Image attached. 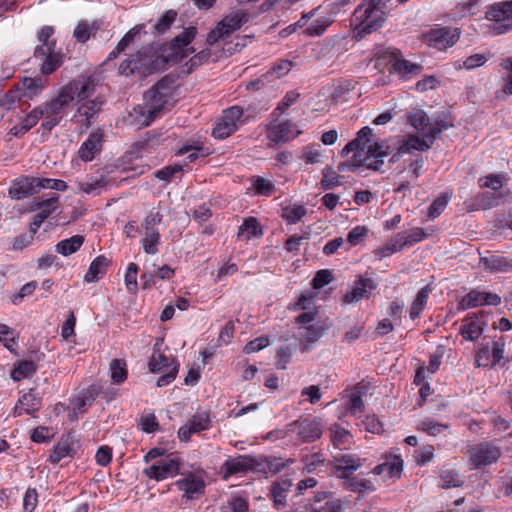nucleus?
Returning a JSON list of instances; mask_svg holds the SVG:
<instances>
[{
  "label": "nucleus",
  "mask_w": 512,
  "mask_h": 512,
  "mask_svg": "<svg viewBox=\"0 0 512 512\" xmlns=\"http://www.w3.org/2000/svg\"><path fill=\"white\" fill-rule=\"evenodd\" d=\"M334 279V276H333V273L332 271L328 270V269H322V270H319L313 280H312V286L314 289H321L323 288L325 285H328L329 283H331Z\"/></svg>",
  "instance_id": "0e129e2a"
},
{
  "label": "nucleus",
  "mask_w": 512,
  "mask_h": 512,
  "mask_svg": "<svg viewBox=\"0 0 512 512\" xmlns=\"http://www.w3.org/2000/svg\"><path fill=\"white\" fill-rule=\"evenodd\" d=\"M392 153V149L390 145H388L385 141L374 142L369 145L366 151V159L374 158H384Z\"/></svg>",
  "instance_id": "603ef678"
},
{
  "label": "nucleus",
  "mask_w": 512,
  "mask_h": 512,
  "mask_svg": "<svg viewBox=\"0 0 512 512\" xmlns=\"http://www.w3.org/2000/svg\"><path fill=\"white\" fill-rule=\"evenodd\" d=\"M74 438L71 433L67 434V437L60 441L54 448L53 452L49 456V461L53 464L59 463L64 457L71 456L73 452L72 444Z\"/></svg>",
  "instance_id": "7c9ffc66"
},
{
  "label": "nucleus",
  "mask_w": 512,
  "mask_h": 512,
  "mask_svg": "<svg viewBox=\"0 0 512 512\" xmlns=\"http://www.w3.org/2000/svg\"><path fill=\"white\" fill-rule=\"evenodd\" d=\"M307 214V209L303 205H289L282 208L281 217L289 224L299 222Z\"/></svg>",
  "instance_id": "37998d69"
},
{
  "label": "nucleus",
  "mask_w": 512,
  "mask_h": 512,
  "mask_svg": "<svg viewBox=\"0 0 512 512\" xmlns=\"http://www.w3.org/2000/svg\"><path fill=\"white\" fill-rule=\"evenodd\" d=\"M485 305L484 303V292L472 289L467 293L459 303V309L467 310L476 308L478 306Z\"/></svg>",
  "instance_id": "79ce46f5"
},
{
  "label": "nucleus",
  "mask_w": 512,
  "mask_h": 512,
  "mask_svg": "<svg viewBox=\"0 0 512 512\" xmlns=\"http://www.w3.org/2000/svg\"><path fill=\"white\" fill-rule=\"evenodd\" d=\"M480 263L486 270L492 273L512 271V259L504 256L490 255L481 257Z\"/></svg>",
  "instance_id": "412c9836"
},
{
  "label": "nucleus",
  "mask_w": 512,
  "mask_h": 512,
  "mask_svg": "<svg viewBox=\"0 0 512 512\" xmlns=\"http://www.w3.org/2000/svg\"><path fill=\"white\" fill-rule=\"evenodd\" d=\"M176 485L185 492V496L189 499H193L196 494L204 493L205 488L204 482L201 479H196L193 475L178 480Z\"/></svg>",
  "instance_id": "bb28decb"
},
{
  "label": "nucleus",
  "mask_w": 512,
  "mask_h": 512,
  "mask_svg": "<svg viewBox=\"0 0 512 512\" xmlns=\"http://www.w3.org/2000/svg\"><path fill=\"white\" fill-rule=\"evenodd\" d=\"M197 35V28L190 26L185 28L180 34L175 36L171 41L162 44L163 46L188 48L187 46L195 39Z\"/></svg>",
  "instance_id": "72a5a7b5"
},
{
  "label": "nucleus",
  "mask_w": 512,
  "mask_h": 512,
  "mask_svg": "<svg viewBox=\"0 0 512 512\" xmlns=\"http://www.w3.org/2000/svg\"><path fill=\"white\" fill-rule=\"evenodd\" d=\"M178 80L179 74H177L176 72H171L163 76L153 86L162 93V96L169 97L171 99L179 85Z\"/></svg>",
  "instance_id": "c756f323"
},
{
  "label": "nucleus",
  "mask_w": 512,
  "mask_h": 512,
  "mask_svg": "<svg viewBox=\"0 0 512 512\" xmlns=\"http://www.w3.org/2000/svg\"><path fill=\"white\" fill-rule=\"evenodd\" d=\"M250 19V14L243 10L233 11L224 16V18L218 22L223 28L224 32H227L229 37L233 32L240 29L242 25L247 23Z\"/></svg>",
  "instance_id": "a211bd4d"
},
{
  "label": "nucleus",
  "mask_w": 512,
  "mask_h": 512,
  "mask_svg": "<svg viewBox=\"0 0 512 512\" xmlns=\"http://www.w3.org/2000/svg\"><path fill=\"white\" fill-rule=\"evenodd\" d=\"M111 260L104 255L97 256L90 264L88 271L84 276V280L88 283L97 281L100 276L107 272L111 265Z\"/></svg>",
  "instance_id": "393cba45"
},
{
  "label": "nucleus",
  "mask_w": 512,
  "mask_h": 512,
  "mask_svg": "<svg viewBox=\"0 0 512 512\" xmlns=\"http://www.w3.org/2000/svg\"><path fill=\"white\" fill-rule=\"evenodd\" d=\"M111 379L115 383H122L127 378V368L124 359H114L110 363Z\"/></svg>",
  "instance_id": "09e8293b"
},
{
  "label": "nucleus",
  "mask_w": 512,
  "mask_h": 512,
  "mask_svg": "<svg viewBox=\"0 0 512 512\" xmlns=\"http://www.w3.org/2000/svg\"><path fill=\"white\" fill-rule=\"evenodd\" d=\"M211 57L209 48L203 49L191 57L183 66L182 73L185 76L191 74L196 68L206 63Z\"/></svg>",
  "instance_id": "58836bf2"
},
{
  "label": "nucleus",
  "mask_w": 512,
  "mask_h": 512,
  "mask_svg": "<svg viewBox=\"0 0 512 512\" xmlns=\"http://www.w3.org/2000/svg\"><path fill=\"white\" fill-rule=\"evenodd\" d=\"M255 192L259 195L270 196L275 191V185L261 176H256L253 180Z\"/></svg>",
  "instance_id": "bf43d9fd"
},
{
  "label": "nucleus",
  "mask_w": 512,
  "mask_h": 512,
  "mask_svg": "<svg viewBox=\"0 0 512 512\" xmlns=\"http://www.w3.org/2000/svg\"><path fill=\"white\" fill-rule=\"evenodd\" d=\"M478 315L483 316L484 311H480L478 313H473L471 316H468L467 319L473 320L474 318H477ZM485 325H486V323L480 324L475 321H471V322L461 326L460 334L466 340L475 341L483 333Z\"/></svg>",
  "instance_id": "cd10ccee"
},
{
  "label": "nucleus",
  "mask_w": 512,
  "mask_h": 512,
  "mask_svg": "<svg viewBox=\"0 0 512 512\" xmlns=\"http://www.w3.org/2000/svg\"><path fill=\"white\" fill-rule=\"evenodd\" d=\"M424 37L429 46L438 50H445L452 47L459 40L460 30L458 28L440 27L431 29Z\"/></svg>",
  "instance_id": "0eeeda50"
},
{
  "label": "nucleus",
  "mask_w": 512,
  "mask_h": 512,
  "mask_svg": "<svg viewBox=\"0 0 512 512\" xmlns=\"http://www.w3.org/2000/svg\"><path fill=\"white\" fill-rule=\"evenodd\" d=\"M344 479V487L347 490L357 493H363L365 491H374L375 487L372 482L368 479H357L356 477L349 476Z\"/></svg>",
  "instance_id": "a19ab883"
},
{
  "label": "nucleus",
  "mask_w": 512,
  "mask_h": 512,
  "mask_svg": "<svg viewBox=\"0 0 512 512\" xmlns=\"http://www.w3.org/2000/svg\"><path fill=\"white\" fill-rule=\"evenodd\" d=\"M54 32L55 30L52 26H43L38 32L37 39L41 42V45H38L34 50V56L36 58L45 54V51L47 52L48 49H55L56 41L50 40Z\"/></svg>",
  "instance_id": "c85d7f7f"
},
{
  "label": "nucleus",
  "mask_w": 512,
  "mask_h": 512,
  "mask_svg": "<svg viewBox=\"0 0 512 512\" xmlns=\"http://www.w3.org/2000/svg\"><path fill=\"white\" fill-rule=\"evenodd\" d=\"M323 178L321 180V188L323 190H332L340 185V176L333 170L331 166H326L322 170Z\"/></svg>",
  "instance_id": "3c124183"
},
{
  "label": "nucleus",
  "mask_w": 512,
  "mask_h": 512,
  "mask_svg": "<svg viewBox=\"0 0 512 512\" xmlns=\"http://www.w3.org/2000/svg\"><path fill=\"white\" fill-rule=\"evenodd\" d=\"M331 326L332 323L328 320H325L322 323L317 322L315 324L304 327V332L301 334L300 338L301 352L308 351L309 347L307 346V343L317 342Z\"/></svg>",
  "instance_id": "4468645a"
},
{
  "label": "nucleus",
  "mask_w": 512,
  "mask_h": 512,
  "mask_svg": "<svg viewBox=\"0 0 512 512\" xmlns=\"http://www.w3.org/2000/svg\"><path fill=\"white\" fill-rule=\"evenodd\" d=\"M398 72L403 75L408 74H418L422 70V66L420 64L411 63L405 59H396L394 57V62L391 66V71Z\"/></svg>",
  "instance_id": "a18cd8bd"
},
{
  "label": "nucleus",
  "mask_w": 512,
  "mask_h": 512,
  "mask_svg": "<svg viewBox=\"0 0 512 512\" xmlns=\"http://www.w3.org/2000/svg\"><path fill=\"white\" fill-rule=\"evenodd\" d=\"M435 139L430 137L428 131L423 133V137L417 135L410 136L402 145L401 152L410 153L412 150L427 151L433 145Z\"/></svg>",
  "instance_id": "b1692460"
},
{
  "label": "nucleus",
  "mask_w": 512,
  "mask_h": 512,
  "mask_svg": "<svg viewBox=\"0 0 512 512\" xmlns=\"http://www.w3.org/2000/svg\"><path fill=\"white\" fill-rule=\"evenodd\" d=\"M178 363L174 358H168L167 356L159 353L153 354L148 363L150 372L160 373L169 370L173 364Z\"/></svg>",
  "instance_id": "c9c22d12"
},
{
  "label": "nucleus",
  "mask_w": 512,
  "mask_h": 512,
  "mask_svg": "<svg viewBox=\"0 0 512 512\" xmlns=\"http://www.w3.org/2000/svg\"><path fill=\"white\" fill-rule=\"evenodd\" d=\"M403 471V460L398 455H390L389 459L377 465L371 471L375 475L386 473L388 477H400Z\"/></svg>",
  "instance_id": "aec40b11"
},
{
  "label": "nucleus",
  "mask_w": 512,
  "mask_h": 512,
  "mask_svg": "<svg viewBox=\"0 0 512 512\" xmlns=\"http://www.w3.org/2000/svg\"><path fill=\"white\" fill-rule=\"evenodd\" d=\"M37 370V366L33 361L22 360L17 362L11 372V378L14 381H21L24 378L32 376Z\"/></svg>",
  "instance_id": "4c0bfd02"
},
{
  "label": "nucleus",
  "mask_w": 512,
  "mask_h": 512,
  "mask_svg": "<svg viewBox=\"0 0 512 512\" xmlns=\"http://www.w3.org/2000/svg\"><path fill=\"white\" fill-rule=\"evenodd\" d=\"M71 89L68 90V93L73 96V99L75 98V95H77L78 99L85 100L88 99L90 96H92L95 92L96 83L95 80L92 77H88L83 80H74L68 85L64 86V89Z\"/></svg>",
  "instance_id": "f3484780"
},
{
  "label": "nucleus",
  "mask_w": 512,
  "mask_h": 512,
  "mask_svg": "<svg viewBox=\"0 0 512 512\" xmlns=\"http://www.w3.org/2000/svg\"><path fill=\"white\" fill-rule=\"evenodd\" d=\"M430 292L431 288L429 287V285L421 288L418 291L409 311V315L412 320H415L420 316L421 312L425 308Z\"/></svg>",
  "instance_id": "e433bc0d"
},
{
  "label": "nucleus",
  "mask_w": 512,
  "mask_h": 512,
  "mask_svg": "<svg viewBox=\"0 0 512 512\" xmlns=\"http://www.w3.org/2000/svg\"><path fill=\"white\" fill-rule=\"evenodd\" d=\"M103 143V134L101 131L91 132L88 138L79 148L78 156L85 162L92 161L96 154L100 153Z\"/></svg>",
  "instance_id": "ddd939ff"
},
{
  "label": "nucleus",
  "mask_w": 512,
  "mask_h": 512,
  "mask_svg": "<svg viewBox=\"0 0 512 512\" xmlns=\"http://www.w3.org/2000/svg\"><path fill=\"white\" fill-rule=\"evenodd\" d=\"M46 85V81L42 79V77H25L21 81V89L23 90V95L28 98H33L38 95Z\"/></svg>",
  "instance_id": "f704fd0d"
},
{
  "label": "nucleus",
  "mask_w": 512,
  "mask_h": 512,
  "mask_svg": "<svg viewBox=\"0 0 512 512\" xmlns=\"http://www.w3.org/2000/svg\"><path fill=\"white\" fill-rule=\"evenodd\" d=\"M59 196L52 193L51 196L45 200H35L31 205V211L39 210L33 217V225L40 227L42 223L57 209Z\"/></svg>",
  "instance_id": "9b49d317"
},
{
  "label": "nucleus",
  "mask_w": 512,
  "mask_h": 512,
  "mask_svg": "<svg viewBox=\"0 0 512 512\" xmlns=\"http://www.w3.org/2000/svg\"><path fill=\"white\" fill-rule=\"evenodd\" d=\"M44 116V110L42 107L34 108L30 113H28L24 119L22 120V132H28L32 127H34L38 120Z\"/></svg>",
  "instance_id": "052dcab7"
},
{
  "label": "nucleus",
  "mask_w": 512,
  "mask_h": 512,
  "mask_svg": "<svg viewBox=\"0 0 512 512\" xmlns=\"http://www.w3.org/2000/svg\"><path fill=\"white\" fill-rule=\"evenodd\" d=\"M448 204V197L446 194H441L438 196L429 206L428 209V217L431 219H435L438 217L445 209Z\"/></svg>",
  "instance_id": "680f3d73"
},
{
  "label": "nucleus",
  "mask_w": 512,
  "mask_h": 512,
  "mask_svg": "<svg viewBox=\"0 0 512 512\" xmlns=\"http://www.w3.org/2000/svg\"><path fill=\"white\" fill-rule=\"evenodd\" d=\"M135 63L134 69L137 73L144 76L150 75L154 72L165 70V62L160 55V48L154 45L143 47L134 55Z\"/></svg>",
  "instance_id": "f03ea898"
},
{
  "label": "nucleus",
  "mask_w": 512,
  "mask_h": 512,
  "mask_svg": "<svg viewBox=\"0 0 512 512\" xmlns=\"http://www.w3.org/2000/svg\"><path fill=\"white\" fill-rule=\"evenodd\" d=\"M19 404L25 406L26 414L33 415V413L39 409L40 399L36 397L33 389H30L28 393H25L19 399Z\"/></svg>",
  "instance_id": "5fc2aeb1"
},
{
  "label": "nucleus",
  "mask_w": 512,
  "mask_h": 512,
  "mask_svg": "<svg viewBox=\"0 0 512 512\" xmlns=\"http://www.w3.org/2000/svg\"><path fill=\"white\" fill-rule=\"evenodd\" d=\"M339 464L335 466L334 473L339 478H348L361 466V459L353 454H341L335 457Z\"/></svg>",
  "instance_id": "dca6fc26"
},
{
  "label": "nucleus",
  "mask_w": 512,
  "mask_h": 512,
  "mask_svg": "<svg viewBox=\"0 0 512 512\" xmlns=\"http://www.w3.org/2000/svg\"><path fill=\"white\" fill-rule=\"evenodd\" d=\"M183 170V165L174 164L165 166L155 172V177L159 180L169 182L172 177Z\"/></svg>",
  "instance_id": "338daca9"
},
{
  "label": "nucleus",
  "mask_w": 512,
  "mask_h": 512,
  "mask_svg": "<svg viewBox=\"0 0 512 512\" xmlns=\"http://www.w3.org/2000/svg\"><path fill=\"white\" fill-rule=\"evenodd\" d=\"M500 447L490 443L483 442L471 447L470 449V462L471 465L478 469L483 466L491 465L500 458Z\"/></svg>",
  "instance_id": "20e7f679"
},
{
  "label": "nucleus",
  "mask_w": 512,
  "mask_h": 512,
  "mask_svg": "<svg viewBox=\"0 0 512 512\" xmlns=\"http://www.w3.org/2000/svg\"><path fill=\"white\" fill-rule=\"evenodd\" d=\"M263 236V229L259 221L255 217H248L244 219L242 225L239 226L237 238L242 240H249L250 238H260Z\"/></svg>",
  "instance_id": "a878e982"
},
{
  "label": "nucleus",
  "mask_w": 512,
  "mask_h": 512,
  "mask_svg": "<svg viewBox=\"0 0 512 512\" xmlns=\"http://www.w3.org/2000/svg\"><path fill=\"white\" fill-rule=\"evenodd\" d=\"M298 427V436L303 442L310 443L319 439L322 435L321 423L316 419H302L289 424V427Z\"/></svg>",
  "instance_id": "9d476101"
},
{
  "label": "nucleus",
  "mask_w": 512,
  "mask_h": 512,
  "mask_svg": "<svg viewBox=\"0 0 512 512\" xmlns=\"http://www.w3.org/2000/svg\"><path fill=\"white\" fill-rule=\"evenodd\" d=\"M242 115V108H240L239 106H232L224 111L222 119L232 127H235V129H237V123L241 122Z\"/></svg>",
  "instance_id": "69168bd1"
},
{
  "label": "nucleus",
  "mask_w": 512,
  "mask_h": 512,
  "mask_svg": "<svg viewBox=\"0 0 512 512\" xmlns=\"http://www.w3.org/2000/svg\"><path fill=\"white\" fill-rule=\"evenodd\" d=\"M169 97L162 96V93L152 86L144 93V102L147 108V119L145 125H149L169 102Z\"/></svg>",
  "instance_id": "1a4fd4ad"
},
{
  "label": "nucleus",
  "mask_w": 512,
  "mask_h": 512,
  "mask_svg": "<svg viewBox=\"0 0 512 512\" xmlns=\"http://www.w3.org/2000/svg\"><path fill=\"white\" fill-rule=\"evenodd\" d=\"M188 423L192 426V431L199 433L210 428V415L208 412H198L192 416Z\"/></svg>",
  "instance_id": "8fccbe9b"
},
{
  "label": "nucleus",
  "mask_w": 512,
  "mask_h": 512,
  "mask_svg": "<svg viewBox=\"0 0 512 512\" xmlns=\"http://www.w3.org/2000/svg\"><path fill=\"white\" fill-rule=\"evenodd\" d=\"M485 18L495 22L496 34H505L512 30V0L501 1L488 6Z\"/></svg>",
  "instance_id": "7ed1b4c3"
},
{
  "label": "nucleus",
  "mask_w": 512,
  "mask_h": 512,
  "mask_svg": "<svg viewBox=\"0 0 512 512\" xmlns=\"http://www.w3.org/2000/svg\"><path fill=\"white\" fill-rule=\"evenodd\" d=\"M64 54L55 51V49H48L45 54L40 55L38 58H42L40 64V71L43 75H50L56 71L63 64Z\"/></svg>",
  "instance_id": "4be33fe9"
},
{
  "label": "nucleus",
  "mask_w": 512,
  "mask_h": 512,
  "mask_svg": "<svg viewBox=\"0 0 512 512\" xmlns=\"http://www.w3.org/2000/svg\"><path fill=\"white\" fill-rule=\"evenodd\" d=\"M257 458L260 460V462L263 463L262 467L264 470L261 471L263 473L272 472L275 474L285 467V463L283 462L282 458L267 456H259Z\"/></svg>",
  "instance_id": "4d7b16f0"
},
{
  "label": "nucleus",
  "mask_w": 512,
  "mask_h": 512,
  "mask_svg": "<svg viewBox=\"0 0 512 512\" xmlns=\"http://www.w3.org/2000/svg\"><path fill=\"white\" fill-rule=\"evenodd\" d=\"M385 6L383 0H365L355 9L352 16L355 39L360 40L382 27L385 21Z\"/></svg>",
  "instance_id": "f257e3e1"
},
{
  "label": "nucleus",
  "mask_w": 512,
  "mask_h": 512,
  "mask_svg": "<svg viewBox=\"0 0 512 512\" xmlns=\"http://www.w3.org/2000/svg\"><path fill=\"white\" fill-rule=\"evenodd\" d=\"M71 89L69 88V91ZM73 101V96L68 93V89L64 87L59 92L58 96L47 102L43 108L44 114L48 113L54 116H62L66 108L70 106Z\"/></svg>",
  "instance_id": "2eb2a0df"
},
{
  "label": "nucleus",
  "mask_w": 512,
  "mask_h": 512,
  "mask_svg": "<svg viewBox=\"0 0 512 512\" xmlns=\"http://www.w3.org/2000/svg\"><path fill=\"white\" fill-rule=\"evenodd\" d=\"M160 241V233L158 230H145L144 237L141 240L144 251L147 254L154 255L157 253V245Z\"/></svg>",
  "instance_id": "de8ad7c7"
},
{
  "label": "nucleus",
  "mask_w": 512,
  "mask_h": 512,
  "mask_svg": "<svg viewBox=\"0 0 512 512\" xmlns=\"http://www.w3.org/2000/svg\"><path fill=\"white\" fill-rule=\"evenodd\" d=\"M104 103V98L97 96L95 99L87 101L78 108V113L81 116H85L87 123L86 126H90V119L101 110Z\"/></svg>",
  "instance_id": "ea45409f"
},
{
  "label": "nucleus",
  "mask_w": 512,
  "mask_h": 512,
  "mask_svg": "<svg viewBox=\"0 0 512 512\" xmlns=\"http://www.w3.org/2000/svg\"><path fill=\"white\" fill-rule=\"evenodd\" d=\"M177 12L174 10H168L164 13V15L159 19V21L154 25V33L160 35L164 34L173 22L176 20Z\"/></svg>",
  "instance_id": "6e6d98bb"
},
{
  "label": "nucleus",
  "mask_w": 512,
  "mask_h": 512,
  "mask_svg": "<svg viewBox=\"0 0 512 512\" xmlns=\"http://www.w3.org/2000/svg\"><path fill=\"white\" fill-rule=\"evenodd\" d=\"M98 30V27L94 24H89L86 21H80L76 25L73 36L77 42L85 43L92 34H95Z\"/></svg>",
  "instance_id": "49530a36"
},
{
  "label": "nucleus",
  "mask_w": 512,
  "mask_h": 512,
  "mask_svg": "<svg viewBox=\"0 0 512 512\" xmlns=\"http://www.w3.org/2000/svg\"><path fill=\"white\" fill-rule=\"evenodd\" d=\"M453 127L452 123H448L445 119V115L438 116L436 119H434L433 123H429V130L430 137L436 139L438 135L448 128Z\"/></svg>",
  "instance_id": "e2e57ef3"
},
{
  "label": "nucleus",
  "mask_w": 512,
  "mask_h": 512,
  "mask_svg": "<svg viewBox=\"0 0 512 512\" xmlns=\"http://www.w3.org/2000/svg\"><path fill=\"white\" fill-rule=\"evenodd\" d=\"M409 123L418 131L423 133L429 130V118L425 111L421 109H415L408 115Z\"/></svg>",
  "instance_id": "c03bdc74"
},
{
  "label": "nucleus",
  "mask_w": 512,
  "mask_h": 512,
  "mask_svg": "<svg viewBox=\"0 0 512 512\" xmlns=\"http://www.w3.org/2000/svg\"><path fill=\"white\" fill-rule=\"evenodd\" d=\"M85 241L84 236L82 235H74L68 239H64L58 242L55 246V250L57 253L63 256H69L75 252H77L80 247L83 245Z\"/></svg>",
  "instance_id": "473e14b6"
},
{
  "label": "nucleus",
  "mask_w": 512,
  "mask_h": 512,
  "mask_svg": "<svg viewBox=\"0 0 512 512\" xmlns=\"http://www.w3.org/2000/svg\"><path fill=\"white\" fill-rule=\"evenodd\" d=\"M8 193L15 200H21L29 195L38 193L35 177L20 176L12 182Z\"/></svg>",
  "instance_id": "f8f14e48"
},
{
  "label": "nucleus",
  "mask_w": 512,
  "mask_h": 512,
  "mask_svg": "<svg viewBox=\"0 0 512 512\" xmlns=\"http://www.w3.org/2000/svg\"><path fill=\"white\" fill-rule=\"evenodd\" d=\"M139 267L135 263H130L126 274H125V285L127 290L135 294L138 290V284H137V273H138Z\"/></svg>",
  "instance_id": "13d9d810"
},
{
  "label": "nucleus",
  "mask_w": 512,
  "mask_h": 512,
  "mask_svg": "<svg viewBox=\"0 0 512 512\" xmlns=\"http://www.w3.org/2000/svg\"><path fill=\"white\" fill-rule=\"evenodd\" d=\"M225 474L234 475L248 470L262 471L263 463L257 457L250 455H240L236 458L229 459L224 463Z\"/></svg>",
  "instance_id": "6e6552de"
},
{
  "label": "nucleus",
  "mask_w": 512,
  "mask_h": 512,
  "mask_svg": "<svg viewBox=\"0 0 512 512\" xmlns=\"http://www.w3.org/2000/svg\"><path fill=\"white\" fill-rule=\"evenodd\" d=\"M159 48H160V55H161V57L164 60H166V62H165V69L169 65H174V64L180 63L186 57H188L190 54L195 52V48L194 47L176 48V47H169V46L160 45Z\"/></svg>",
  "instance_id": "6ab92c4d"
},
{
  "label": "nucleus",
  "mask_w": 512,
  "mask_h": 512,
  "mask_svg": "<svg viewBox=\"0 0 512 512\" xmlns=\"http://www.w3.org/2000/svg\"><path fill=\"white\" fill-rule=\"evenodd\" d=\"M292 486V481L290 479H281L278 482H275L271 486V496L274 501L275 507L279 508L280 506H284L286 504V495Z\"/></svg>",
  "instance_id": "2f4dec72"
},
{
  "label": "nucleus",
  "mask_w": 512,
  "mask_h": 512,
  "mask_svg": "<svg viewBox=\"0 0 512 512\" xmlns=\"http://www.w3.org/2000/svg\"><path fill=\"white\" fill-rule=\"evenodd\" d=\"M180 469V459L174 453L161 459L158 463L151 465L144 470V474L157 481L173 477L178 474Z\"/></svg>",
  "instance_id": "423d86ee"
},
{
  "label": "nucleus",
  "mask_w": 512,
  "mask_h": 512,
  "mask_svg": "<svg viewBox=\"0 0 512 512\" xmlns=\"http://www.w3.org/2000/svg\"><path fill=\"white\" fill-rule=\"evenodd\" d=\"M370 292L365 290L361 284H358V280L355 281V285L351 291L347 292L343 296V303L353 304L359 302L362 298H369Z\"/></svg>",
  "instance_id": "864d4df0"
},
{
  "label": "nucleus",
  "mask_w": 512,
  "mask_h": 512,
  "mask_svg": "<svg viewBox=\"0 0 512 512\" xmlns=\"http://www.w3.org/2000/svg\"><path fill=\"white\" fill-rule=\"evenodd\" d=\"M143 28L144 26L139 24L130 29L118 42V51H125V49L134 42L135 37L141 33Z\"/></svg>",
  "instance_id": "774afa93"
},
{
  "label": "nucleus",
  "mask_w": 512,
  "mask_h": 512,
  "mask_svg": "<svg viewBox=\"0 0 512 512\" xmlns=\"http://www.w3.org/2000/svg\"><path fill=\"white\" fill-rule=\"evenodd\" d=\"M294 128L295 126L293 123L290 121H285L283 123L271 126L268 129L267 137L275 143L287 142L295 137V134L293 133Z\"/></svg>",
  "instance_id": "5701e85b"
},
{
  "label": "nucleus",
  "mask_w": 512,
  "mask_h": 512,
  "mask_svg": "<svg viewBox=\"0 0 512 512\" xmlns=\"http://www.w3.org/2000/svg\"><path fill=\"white\" fill-rule=\"evenodd\" d=\"M427 233L422 228H413L403 233H399L393 243H389L378 250V253L385 257L397 251H401L406 246H412L424 239Z\"/></svg>",
  "instance_id": "39448f33"
}]
</instances>
